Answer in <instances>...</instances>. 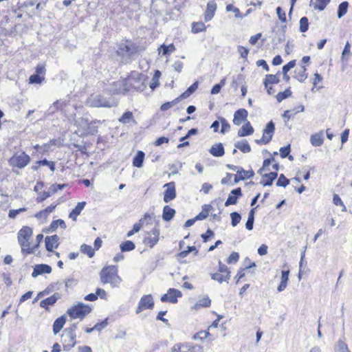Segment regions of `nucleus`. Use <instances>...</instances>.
<instances>
[{
  "label": "nucleus",
  "mask_w": 352,
  "mask_h": 352,
  "mask_svg": "<svg viewBox=\"0 0 352 352\" xmlns=\"http://www.w3.org/2000/svg\"><path fill=\"white\" fill-rule=\"evenodd\" d=\"M294 78L300 82H303L307 79V74H306V68L305 66H301L300 68L295 70Z\"/></svg>",
  "instance_id": "e433bc0d"
},
{
  "label": "nucleus",
  "mask_w": 352,
  "mask_h": 352,
  "mask_svg": "<svg viewBox=\"0 0 352 352\" xmlns=\"http://www.w3.org/2000/svg\"><path fill=\"white\" fill-rule=\"evenodd\" d=\"M107 325H108V318H105L102 321L96 323L94 326V329H95V330H96V331H100L102 329H103L104 328H105Z\"/></svg>",
  "instance_id": "338daca9"
},
{
  "label": "nucleus",
  "mask_w": 352,
  "mask_h": 352,
  "mask_svg": "<svg viewBox=\"0 0 352 352\" xmlns=\"http://www.w3.org/2000/svg\"><path fill=\"white\" fill-rule=\"evenodd\" d=\"M182 296L181 291L174 288H170L168 289L166 294L161 296L160 300L162 302H169L175 304L178 302V298Z\"/></svg>",
  "instance_id": "ddd939ff"
},
{
  "label": "nucleus",
  "mask_w": 352,
  "mask_h": 352,
  "mask_svg": "<svg viewBox=\"0 0 352 352\" xmlns=\"http://www.w3.org/2000/svg\"><path fill=\"white\" fill-rule=\"evenodd\" d=\"M206 30V26L203 22H194L192 24V32L199 33Z\"/></svg>",
  "instance_id": "de8ad7c7"
},
{
  "label": "nucleus",
  "mask_w": 352,
  "mask_h": 352,
  "mask_svg": "<svg viewBox=\"0 0 352 352\" xmlns=\"http://www.w3.org/2000/svg\"><path fill=\"white\" fill-rule=\"evenodd\" d=\"M154 300L151 294H146L142 296L135 310L137 314L146 309H153L154 308Z\"/></svg>",
  "instance_id": "f8f14e48"
},
{
  "label": "nucleus",
  "mask_w": 352,
  "mask_h": 352,
  "mask_svg": "<svg viewBox=\"0 0 352 352\" xmlns=\"http://www.w3.org/2000/svg\"><path fill=\"white\" fill-rule=\"evenodd\" d=\"M31 158L25 151L21 153H14L13 155L9 158L8 163L12 168L23 169L30 162Z\"/></svg>",
  "instance_id": "423d86ee"
},
{
  "label": "nucleus",
  "mask_w": 352,
  "mask_h": 352,
  "mask_svg": "<svg viewBox=\"0 0 352 352\" xmlns=\"http://www.w3.org/2000/svg\"><path fill=\"white\" fill-rule=\"evenodd\" d=\"M279 164H276L273 159H265L263 166L258 170L261 175V184L263 186H271L278 176Z\"/></svg>",
  "instance_id": "f03ea898"
},
{
  "label": "nucleus",
  "mask_w": 352,
  "mask_h": 352,
  "mask_svg": "<svg viewBox=\"0 0 352 352\" xmlns=\"http://www.w3.org/2000/svg\"><path fill=\"white\" fill-rule=\"evenodd\" d=\"M283 267V269L281 271L280 282L277 287V291L278 292H283L287 288L289 281L290 270L286 264L284 265Z\"/></svg>",
  "instance_id": "4468645a"
},
{
  "label": "nucleus",
  "mask_w": 352,
  "mask_h": 352,
  "mask_svg": "<svg viewBox=\"0 0 352 352\" xmlns=\"http://www.w3.org/2000/svg\"><path fill=\"white\" fill-rule=\"evenodd\" d=\"M211 305V300L208 297H204L199 300L195 305L196 309L209 307Z\"/></svg>",
  "instance_id": "a19ab883"
},
{
  "label": "nucleus",
  "mask_w": 352,
  "mask_h": 352,
  "mask_svg": "<svg viewBox=\"0 0 352 352\" xmlns=\"http://www.w3.org/2000/svg\"><path fill=\"white\" fill-rule=\"evenodd\" d=\"M348 8L349 3L347 1H343L339 5L337 12V15L339 19L342 18L344 15L346 14Z\"/></svg>",
  "instance_id": "37998d69"
},
{
  "label": "nucleus",
  "mask_w": 352,
  "mask_h": 352,
  "mask_svg": "<svg viewBox=\"0 0 352 352\" xmlns=\"http://www.w3.org/2000/svg\"><path fill=\"white\" fill-rule=\"evenodd\" d=\"M309 28V21L308 19L305 16L302 17L300 19V31L301 32H305L308 30Z\"/></svg>",
  "instance_id": "6e6d98bb"
},
{
  "label": "nucleus",
  "mask_w": 352,
  "mask_h": 352,
  "mask_svg": "<svg viewBox=\"0 0 352 352\" xmlns=\"http://www.w3.org/2000/svg\"><path fill=\"white\" fill-rule=\"evenodd\" d=\"M66 322V318L65 316L56 318L53 324V332L54 334H57L63 329Z\"/></svg>",
  "instance_id": "c756f323"
},
{
  "label": "nucleus",
  "mask_w": 352,
  "mask_h": 352,
  "mask_svg": "<svg viewBox=\"0 0 352 352\" xmlns=\"http://www.w3.org/2000/svg\"><path fill=\"white\" fill-rule=\"evenodd\" d=\"M254 172L253 170H245L243 168H240L236 170V174L234 176V184H236L241 180H245L253 177Z\"/></svg>",
  "instance_id": "f3484780"
},
{
  "label": "nucleus",
  "mask_w": 352,
  "mask_h": 352,
  "mask_svg": "<svg viewBox=\"0 0 352 352\" xmlns=\"http://www.w3.org/2000/svg\"><path fill=\"white\" fill-rule=\"evenodd\" d=\"M234 175L227 173L226 176L221 179V183L223 185L234 184Z\"/></svg>",
  "instance_id": "3c124183"
},
{
  "label": "nucleus",
  "mask_w": 352,
  "mask_h": 352,
  "mask_svg": "<svg viewBox=\"0 0 352 352\" xmlns=\"http://www.w3.org/2000/svg\"><path fill=\"white\" fill-rule=\"evenodd\" d=\"M166 189L164 194V201L168 203L176 197V190L175 182H171L164 185Z\"/></svg>",
  "instance_id": "dca6fc26"
},
{
  "label": "nucleus",
  "mask_w": 352,
  "mask_h": 352,
  "mask_svg": "<svg viewBox=\"0 0 352 352\" xmlns=\"http://www.w3.org/2000/svg\"><path fill=\"white\" fill-rule=\"evenodd\" d=\"M162 50L163 55H168L175 52V47L173 44H170L168 45H161L160 50Z\"/></svg>",
  "instance_id": "5fc2aeb1"
},
{
  "label": "nucleus",
  "mask_w": 352,
  "mask_h": 352,
  "mask_svg": "<svg viewBox=\"0 0 352 352\" xmlns=\"http://www.w3.org/2000/svg\"><path fill=\"white\" fill-rule=\"evenodd\" d=\"M60 145H61L60 140L52 139V140H50L48 142L44 144L43 145V147L46 148L45 150V151H47L48 148H50L52 146H60Z\"/></svg>",
  "instance_id": "4d7b16f0"
},
{
  "label": "nucleus",
  "mask_w": 352,
  "mask_h": 352,
  "mask_svg": "<svg viewBox=\"0 0 352 352\" xmlns=\"http://www.w3.org/2000/svg\"><path fill=\"white\" fill-rule=\"evenodd\" d=\"M254 133V129L250 122H246L238 131L239 137L250 135Z\"/></svg>",
  "instance_id": "c85d7f7f"
},
{
  "label": "nucleus",
  "mask_w": 352,
  "mask_h": 352,
  "mask_svg": "<svg viewBox=\"0 0 352 352\" xmlns=\"http://www.w3.org/2000/svg\"><path fill=\"white\" fill-rule=\"evenodd\" d=\"M120 248L122 252H130L135 250V245L133 241L126 240L120 243Z\"/></svg>",
  "instance_id": "58836bf2"
},
{
  "label": "nucleus",
  "mask_w": 352,
  "mask_h": 352,
  "mask_svg": "<svg viewBox=\"0 0 352 352\" xmlns=\"http://www.w3.org/2000/svg\"><path fill=\"white\" fill-rule=\"evenodd\" d=\"M291 151L290 144L287 145L286 146L281 147L280 148V155L282 158L288 157L289 160H293L294 157L292 155H289V153Z\"/></svg>",
  "instance_id": "c03bdc74"
},
{
  "label": "nucleus",
  "mask_w": 352,
  "mask_h": 352,
  "mask_svg": "<svg viewBox=\"0 0 352 352\" xmlns=\"http://www.w3.org/2000/svg\"><path fill=\"white\" fill-rule=\"evenodd\" d=\"M126 81L125 80L116 82V86H119V88L116 89L117 94H124L128 90V88L126 87Z\"/></svg>",
  "instance_id": "052dcab7"
},
{
  "label": "nucleus",
  "mask_w": 352,
  "mask_h": 352,
  "mask_svg": "<svg viewBox=\"0 0 352 352\" xmlns=\"http://www.w3.org/2000/svg\"><path fill=\"white\" fill-rule=\"evenodd\" d=\"M190 252H192L195 256H197L199 250L195 246H188L186 250H182L176 255L177 261L180 263H184V258L189 254Z\"/></svg>",
  "instance_id": "b1692460"
},
{
  "label": "nucleus",
  "mask_w": 352,
  "mask_h": 352,
  "mask_svg": "<svg viewBox=\"0 0 352 352\" xmlns=\"http://www.w3.org/2000/svg\"><path fill=\"white\" fill-rule=\"evenodd\" d=\"M248 111H235L234 115L233 123L239 126L247 122Z\"/></svg>",
  "instance_id": "cd10ccee"
},
{
  "label": "nucleus",
  "mask_w": 352,
  "mask_h": 352,
  "mask_svg": "<svg viewBox=\"0 0 352 352\" xmlns=\"http://www.w3.org/2000/svg\"><path fill=\"white\" fill-rule=\"evenodd\" d=\"M60 227L63 229L66 228V223L63 219L54 220L51 222L48 230L51 232L56 231Z\"/></svg>",
  "instance_id": "4c0bfd02"
},
{
  "label": "nucleus",
  "mask_w": 352,
  "mask_h": 352,
  "mask_svg": "<svg viewBox=\"0 0 352 352\" xmlns=\"http://www.w3.org/2000/svg\"><path fill=\"white\" fill-rule=\"evenodd\" d=\"M45 243L46 250L49 252H52L54 249L58 247L59 238L56 234L47 236L45 237Z\"/></svg>",
  "instance_id": "4be33fe9"
},
{
  "label": "nucleus",
  "mask_w": 352,
  "mask_h": 352,
  "mask_svg": "<svg viewBox=\"0 0 352 352\" xmlns=\"http://www.w3.org/2000/svg\"><path fill=\"white\" fill-rule=\"evenodd\" d=\"M212 207L210 204H204L202 206L201 211L195 217V219L197 220H204L206 219L210 212H211Z\"/></svg>",
  "instance_id": "f704fd0d"
},
{
  "label": "nucleus",
  "mask_w": 352,
  "mask_h": 352,
  "mask_svg": "<svg viewBox=\"0 0 352 352\" xmlns=\"http://www.w3.org/2000/svg\"><path fill=\"white\" fill-rule=\"evenodd\" d=\"M26 211L25 208H21L19 209H12L8 212V217L10 219H14L19 213Z\"/></svg>",
  "instance_id": "69168bd1"
},
{
  "label": "nucleus",
  "mask_w": 352,
  "mask_h": 352,
  "mask_svg": "<svg viewBox=\"0 0 352 352\" xmlns=\"http://www.w3.org/2000/svg\"><path fill=\"white\" fill-rule=\"evenodd\" d=\"M209 153L214 157H222L225 154V149L222 143L213 144L209 150Z\"/></svg>",
  "instance_id": "bb28decb"
},
{
  "label": "nucleus",
  "mask_w": 352,
  "mask_h": 352,
  "mask_svg": "<svg viewBox=\"0 0 352 352\" xmlns=\"http://www.w3.org/2000/svg\"><path fill=\"white\" fill-rule=\"evenodd\" d=\"M217 10V3L214 1H210L207 4V8L204 14V19L206 22L212 19Z\"/></svg>",
  "instance_id": "a878e982"
},
{
  "label": "nucleus",
  "mask_w": 352,
  "mask_h": 352,
  "mask_svg": "<svg viewBox=\"0 0 352 352\" xmlns=\"http://www.w3.org/2000/svg\"><path fill=\"white\" fill-rule=\"evenodd\" d=\"M275 126L272 121L269 122L263 131V135L260 140H256L258 144H267L272 139L274 134Z\"/></svg>",
  "instance_id": "9b49d317"
},
{
  "label": "nucleus",
  "mask_w": 352,
  "mask_h": 352,
  "mask_svg": "<svg viewBox=\"0 0 352 352\" xmlns=\"http://www.w3.org/2000/svg\"><path fill=\"white\" fill-rule=\"evenodd\" d=\"M52 267L47 264H38L34 267L32 276L34 278L44 274H50L52 272Z\"/></svg>",
  "instance_id": "412c9836"
},
{
  "label": "nucleus",
  "mask_w": 352,
  "mask_h": 352,
  "mask_svg": "<svg viewBox=\"0 0 352 352\" xmlns=\"http://www.w3.org/2000/svg\"><path fill=\"white\" fill-rule=\"evenodd\" d=\"M242 195L241 188H236L232 190L227 200L226 201L225 206H228L230 205H235L237 203L238 199Z\"/></svg>",
  "instance_id": "5701e85b"
},
{
  "label": "nucleus",
  "mask_w": 352,
  "mask_h": 352,
  "mask_svg": "<svg viewBox=\"0 0 352 352\" xmlns=\"http://www.w3.org/2000/svg\"><path fill=\"white\" fill-rule=\"evenodd\" d=\"M33 230L28 226H23L17 233V241L24 255L34 254L38 250V245L32 242Z\"/></svg>",
  "instance_id": "f257e3e1"
},
{
  "label": "nucleus",
  "mask_w": 352,
  "mask_h": 352,
  "mask_svg": "<svg viewBox=\"0 0 352 352\" xmlns=\"http://www.w3.org/2000/svg\"><path fill=\"white\" fill-rule=\"evenodd\" d=\"M80 251L89 258H92L95 254V250L91 245L87 244H82L80 246Z\"/></svg>",
  "instance_id": "79ce46f5"
},
{
  "label": "nucleus",
  "mask_w": 352,
  "mask_h": 352,
  "mask_svg": "<svg viewBox=\"0 0 352 352\" xmlns=\"http://www.w3.org/2000/svg\"><path fill=\"white\" fill-rule=\"evenodd\" d=\"M60 298V295L57 293L54 294L50 297L46 298L45 299L41 300L40 302L41 307L45 309L47 311H49L50 307L53 306L58 299Z\"/></svg>",
  "instance_id": "393cba45"
},
{
  "label": "nucleus",
  "mask_w": 352,
  "mask_h": 352,
  "mask_svg": "<svg viewBox=\"0 0 352 352\" xmlns=\"http://www.w3.org/2000/svg\"><path fill=\"white\" fill-rule=\"evenodd\" d=\"M239 254L236 252H232L230 256L227 258L226 262L228 264H235L239 260Z\"/></svg>",
  "instance_id": "8fccbe9b"
},
{
  "label": "nucleus",
  "mask_w": 352,
  "mask_h": 352,
  "mask_svg": "<svg viewBox=\"0 0 352 352\" xmlns=\"http://www.w3.org/2000/svg\"><path fill=\"white\" fill-rule=\"evenodd\" d=\"M45 80L44 76L38 74H33L29 78V82L31 84H41Z\"/></svg>",
  "instance_id": "13d9d810"
},
{
  "label": "nucleus",
  "mask_w": 352,
  "mask_h": 352,
  "mask_svg": "<svg viewBox=\"0 0 352 352\" xmlns=\"http://www.w3.org/2000/svg\"><path fill=\"white\" fill-rule=\"evenodd\" d=\"M86 203L85 201L79 202L76 206V207L69 212V217L76 221L77 217L80 214L81 211L83 210Z\"/></svg>",
  "instance_id": "2f4dec72"
},
{
  "label": "nucleus",
  "mask_w": 352,
  "mask_h": 352,
  "mask_svg": "<svg viewBox=\"0 0 352 352\" xmlns=\"http://www.w3.org/2000/svg\"><path fill=\"white\" fill-rule=\"evenodd\" d=\"M289 184V180L283 174H280L277 180L276 185L278 186L285 187Z\"/></svg>",
  "instance_id": "bf43d9fd"
},
{
  "label": "nucleus",
  "mask_w": 352,
  "mask_h": 352,
  "mask_svg": "<svg viewBox=\"0 0 352 352\" xmlns=\"http://www.w3.org/2000/svg\"><path fill=\"white\" fill-rule=\"evenodd\" d=\"M329 1L330 0H316L314 8L316 10H323Z\"/></svg>",
  "instance_id": "864d4df0"
},
{
  "label": "nucleus",
  "mask_w": 352,
  "mask_h": 352,
  "mask_svg": "<svg viewBox=\"0 0 352 352\" xmlns=\"http://www.w3.org/2000/svg\"><path fill=\"white\" fill-rule=\"evenodd\" d=\"M333 202L336 206H340L342 207L341 210L342 212L346 211V206H344L340 197L338 195L335 194L333 195Z\"/></svg>",
  "instance_id": "e2e57ef3"
},
{
  "label": "nucleus",
  "mask_w": 352,
  "mask_h": 352,
  "mask_svg": "<svg viewBox=\"0 0 352 352\" xmlns=\"http://www.w3.org/2000/svg\"><path fill=\"white\" fill-rule=\"evenodd\" d=\"M145 153L142 151H138L133 159V166L137 168H141L143 166Z\"/></svg>",
  "instance_id": "72a5a7b5"
},
{
  "label": "nucleus",
  "mask_w": 352,
  "mask_h": 352,
  "mask_svg": "<svg viewBox=\"0 0 352 352\" xmlns=\"http://www.w3.org/2000/svg\"><path fill=\"white\" fill-rule=\"evenodd\" d=\"M292 94L290 89H287L283 92H279L276 96V99L278 102H281L283 100L287 98Z\"/></svg>",
  "instance_id": "0e129e2a"
},
{
  "label": "nucleus",
  "mask_w": 352,
  "mask_h": 352,
  "mask_svg": "<svg viewBox=\"0 0 352 352\" xmlns=\"http://www.w3.org/2000/svg\"><path fill=\"white\" fill-rule=\"evenodd\" d=\"M335 351L336 352H351L349 350L346 344L341 340H339L338 344L335 346Z\"/></svg>",
  "instance_id": "09e8293b"
},
{
  "label": "nucleus",
  "mask_w": 352,
  "mask_h": 352,
  "mask_svg": "<svg viewBox=\"0 0 352 352\" xmlns=\"http://www.w3.org/2000/svg\"><path fill=\"white\" fill-rule=\"evenodd\" d=\"M90 106L92 107H111L110 102L107 101L101 96H96L89 100Z\"/></svg>",
  "instance_id": "a211bd4d"
},
{
  "label": "nucleus",
  "mask_w": 352,
  "mask_h": 352,
  "mask_svg": "<svg viewBox=\"0 0 352 352\" xmlns=\"http://www.w3.org/2000/svg\"><path fill=\"white\" fill-rule=\"evenodd\" d=\"M160 239V230L156 226L145 232L142 243L146 247L152 249L158 243Z\"/></svg>",
  "instance_id": "0eeeda50"
},
{
  "label": "nucleus",
  "mask_w": 352,
  "mask_h": 352,
  "mask_svg": "<svg viewBox=\"0 0 352 352\" xmlns=\"http://www.w3.org/2000/svg\"><path fill=\"white\" fill-rule=\"evenodd\" d=\"M254 219V208L252 209L249 212L248 221L245 223V228L247 230H252L253 229Z\"/></svg>",
  "instance_id": "49530a36"
},
{
  "label": "nucleus",
  "mask_w": 352,
  "mask_h": 352,
  "mask_svg": "<svg viewBox=\"0 0 352 352\" xmlns=\"http://www.w3.org/2000/svg\"><path fill=\"white\" fill-rule=\"evenodd\" d=\"M42 166H48L52 172H54L56 169L55 162L48 161L47 159L36 161L31 166V169L34 171H37Z\"/></svg>",
  "instance_id": "aec40b11"
},
{
  "label": "nucleus",
  "mask_w": 352,
  "mask_h": 352,
  "mask_svg": "<svg viewBox=\"0 0 352 352\" xmlns=\"http://www.w3.org/2000/svg\"><path fill=\"white\" fill-rule=\"evenodd\" d=\"M176 211L169 206H165L163 208L162 218L166 221H170L175 215Z\"/></svg>",
  "instance_id": "473e14b6"
},
{
  "label": "nucleus",
  "mask_w": 352,
  "mask_h": 352,
  "mask_svg": "<svg viewBox=\"0 0 352 352\" xmlns=\"http://www.w3.org/2000/svg\"><path fill=\"white\" fill-rule=\"evenodd\" d=\"M234 146L243 153H248L251 151V146L246 140L236 142Z\"/></svg>",
  "instance_id": "7c9ffc66"
},
{
  "label": "nucleus",
  "mask_w": 352,
  "mask_h": 352,
  "mask_svg": "<svg viewBox=\"0 0 352 352\" xmlns=\"http://www.w3.org/2000/svg\"><path fill=\"white\" fill-rule=\"evenodd\" d=\"M279 82V78L276 76V75L268 74L266 75L264 79V85L265 88H267L269 85L272 84H277Z\"/></svg>",
  "instance_id": "ea45409f"
},
{
  "label": "nucleus",
  "mask_w": 352,
  "mask_h": 352,
  "mask_svg": "<svg viewBox=\"0 0 352 352\" xmlns=\"http://www.w3.org/2000/svg\"><path fill=\"white\" fill-rule=\"evenodd\" d=\"M311 144L314 146H321L324 142V135L322 132L316 133L310 138Z\"/></svg>",
  "instance_id": "c9c22d12"
},
{
  "label": "nucleus",
  "mask_w": 352,
  "mask_h": 352,
  "mask_svg": "<svg viewBox=\"0 0 352 352\" xmlns=\"http://www.w3.org/2000/svg\"><path fill=\"white\" fill-rule=\"evenodd\" d=\"M136 52L135 47L133 44L123 43L120 45L118 54L123 58H129Z\"/></svg>",
  "instance_id": "2eb2a0df"
},
{
  "label": "nucleus",
  "mask_w": 352,
  "mask_h": 352,
  "mask_svg": "<svg viewBox=\"0 0 352 352\" xmlns=\"http://www.w3.org/2000/svg\"><path fill=\"white\" fill-rule=\"evenodd\" d=\"M76 326L74 324L72 327L66 328L61 336V343L63 349L68 351L72 349L76 344Z\"/></svg>",
  "instance_id": "39448f33"
},
{
  "label": "nucleus",
  "mask_w": 352,
  "mask_h": 352,
  "mask_svg": "<svg viewBox=\"0 0 352 352\" xmlns=\"http://www.w3.org/2000/svg\"><path fill=\"white\" fill-rule=\"evenodd\" d=\"M92 309L91 306L78 302L69 307L66 313L72 320L79 319L82 320L92 311Z\"/></svg>",
  "instance_id": "20e7f679"
},
{
  "label": "nucleus",
  "mask_w": 352,
  "mask_h": 352,
  "mask_svg": "<svg viewBox=\"0 0 352 352\" xmlns=\"http://www.w3.org/2000/svg\"><path fill=\"white\" fill-rule=\"evenodd\" d=\"M210 276L212 280L219 283L228 282L230 278V270L226 265L219 261L217 271L212 273Z\"/></svg>",
  "instance_id": "6e6552de"
},
{
  "label": "nucleus",
  "mask_w": 352,
  "mask_h": 352,
  "mask_svg": "<svg viewBox=\"0 0 352 352\" xmlns=\"http://www.w3.org/2000/svg\"><path fill=\"white\" fill-rule=\"evenodd\" d=\"M58 203L52 204L43 210L37 212L34 217L37 219L47 220L50 214L54 211Z\"/></svg>",
  "instance_id": "6ab92c4d"
},
{
  "label": "nucleus",
  "mask_w": 352,
  "mask_h": 352,
  "mask_svg": "<svg viewBox=\"0 0 352 352\" xmlns=\"http://www.w3.org/2000/svg\"><path fill=\"white\" fill-rule=\"evenodd\" d=\"M228 12H233L235 14V17L237 19H243L244 16L239 12V9L234 7L232 4H229L226 6Z\"/></svg>",
  "instance_id": "603ef678"
},
{
  "label": "nucleus",
  "mask_w": 352,
  "mask_h": 352,
  "mask_svg": "<svg viewBox=\"0 0 352 352\" xmlns=\"http://www.w3.org/2000/svg\"><path fill=\"white\" fill-rule=\"evenodd\" d=\"M100 282L103 285L110 284L112 287H118L122 279L118 275L117 265H106L100 272Z\"/></svg>",
  "instance_id": "7ed1b4c3"
},
{
  "label": "nucleus",
  "mask_w": 352,
  "mask_h": 352,
  "mask_svg": "<svg viewBox=\"0 0 352 352\" xmlns=\"http://www.w3.org/2000/svg\"><path fill=\"white\" fill-rule=\"evenodd\" d=\"M231 217V224L233 227L236 226L241 221V215L236 212H233L230 214Z\"/></svg>",
  "instance_id": "680f3d73"
},
{
  "label": "nucleus",
  "mask_w": 352,
  "mask_h": 352,
  "mask_svg": "<svg viewBox=\"0 0 352 352\" xmlns=\"http://www.w3.org/2000/svg\"><path fill=\"white\" fill-rule=\"evenodd\" d=\"M246 270H247L244 267L240 268L238 270L236 276H234V279H235V281L236 283H238L241 280V279L243 278L245 276Z\"/></svg>",
  "instance_id": "774afa93"
},
{
  "label": "nucleus",
  "mask_w": 352,
  "mask_h": 352,
  "mask_svg": "<svg viewBox=\"0 0 352 352\" xmlns=\"http://www.w3.org/2000/svg\"><path fill=\"white\" fill-rule=\"evenodd\" d=\"M154 213H145L138 222L135 223L133 228L126 233V236L130 237L135 233L138 232L144 226L151 223V221L154 219Z\"/></svg>",
  "instance_id": "1a4fd4ad"
},
{
  "label": "nucleus",
  "mask_w": 352,
  "mask_h": 352,
  "mask_svg": "<svg viewBox=\"0 0 352 352\" xmlns=\"http://www.w3.org/2000/svg\"><path fill=\"white\" fill-rule=\"evenodd\" d=\"M199 82L195 81L192 85H190L186 91H184L179 98L171 102L164 103L162 105L160 110H167L169 108H172L173 105L178 100L184 98H187L191 94H192L198 88Z\"/></svg>",
  "instance_id": "9d476101"
},
{
  "label": "nucleus",
  "mask_w": 352,
  "mask_h": 352,
  "mask_svg": "<svg viewBox=\"0 0 352 352\" xmlns=\"http://www.w3.org/2000/svg\"><path fill=\"white\" fill-rule=\"evenodd\" d=\"M160 76L161 72L159 70H156L150 84V87L152 90H154L159 85V79Z\"/></svg>",
  "instance_id": "a18cd8bd"
}]
</instances>
